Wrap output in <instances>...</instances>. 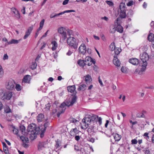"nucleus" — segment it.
<instances>
[{"label":"nucleus","instance_id":"1","mask_svg":"<svg viewBox=\"0 0 154 154\" xmlns=\"http://www.w3.org/2000/svg\"><path fill=\"white\" fill-rule=\"evenodd\" d=\"M140 58L141 62L140 63V66L142 67L140 69L137 68L135 71V73H138V74L141 75L143 72L145 71L146 67L147 65V61L149 60V56L148 54L144 52L140 56Z\"/></svg>","mask_w":154,"mask_h":154},{"label":"nucleus","instance_id":"2","mask_svg":"<svg viewBox=\"0 0 154 154\" xmlns=\"http://www.w3.org/2000/svg\"><path fill=\"white\" fill-rule=\"evenodd\" d=\"M27 130L28 136L32 140L35 138L36 135L40 131L41 129L39 127H37L35 124L32 123L28 126Z\"/></svg>","mask_w":154,"mask_h":154},{"label":"nucleus","instance_id":"3","mask_svg":"<svg viewBox=\"0 0 154 154\" xmlns=\"http://www.w3.org/2000/svg\"><path fill=\"white\" fill-rule=\"evenodd\" d=\"M66 42L67 44L72 48L76 49L78 47V43L74 37L69 36L67 38Z\"/></svg>","mask_w":154,"mask_h":154},{"label":"nucleus","instance_id":"4","mask_svg":"<svg viewBox=\"0 0 154 154\" xmlns=\"http://www.w3.org/2000/svg\"><path fill=\"white\" fill-rule=\"evenodd\" d=\"M92 123L90 118L89 115L85 117L82 120V122L81 123V128L83 129H85L87 128L88 125Z\"/></svg>","mask_w":154,"mask_h":154},{"label":"nucleus","instance_id":"5","mask_svg":"<svg viewBox=\"0 0 154 154\" xmlns=\"http://www.w3.org/2000/svg\"><path fill=\"white\" fill-rule=\"evenodd\" d=\"M71 105H72L70 101H66L62 103L60 106V108L61 109L62 111L57 113V116L59 117L60 114L64 112L66 109V106L69 107Z\"/></svg>","mask_w":154,"mask_h":154},{"label":"nucleus","instance_id":"6","mask_svg":"<svg viewBox=\"0 0 154 154\" xmlns=\"http://www.w3.org/2000/svg\"><path fill=\"white\" fill-rule=\"evenodd\" d=\"M57 32L63 40H65L67 38V33L64 28L62 27H59L57 29Z\"/></svg>","mask_w":154,"mask_h":154},{"label":"nucleus","instance_id":"7","mask_svg":"<svg viewBox=\"0 0 154 154\" xmlns=\"http://www.w3.org/2000/svg\"><path fill=\"white\" fill-rule=\"evenodd\" d=\"M85 61L86 64L88 66H91L92 63H93L94 65L93 67L94 70L95 71L96 70V66L95 65L96 63V60L95 59H93L91 57L87 56L85 58Z\"/></svg>","mask_w":154,"mask_h":154},{"label":"nucleus","instance_id":"8","mask_svg":"<svg viewBox=\"0 0 154 154\" xmlns=\"http://www.w3.org/2000/svg\"><path fill=\"white\" fill-rule=\"evenodd\" d=\"M15 82L14 81L11 79L8 81L6 84V87L7 89L12 90L14 88Z\"/></svg>","mask_w":154,"mask_h":154},{"label":"nucleus","instance_id":"9","mask_svg":"<svg viewBox=\"0 0 154 154\" xmlns=\"http://www.w3.org/2000/svg\"><path fill=\"white\" fill-rule=\"evenodd\" d=\"M119 18H118L116 20L115 22V27L116 26V29L117 31L120 33H122L123 31V29L122 27L119 23Z\"/></svg>","mask_w":154,"mask_h":154},{"label":"nucleus","instance_id":"10","mask_svg":"<svg viewBox=\"0 0 154 154\" xmlns=\"http://www.w3.org/2000/svg\"><path fill=\"white\" fill-rule=\"evenodd\" d=\"M12 96V92L10 91H6L4 93L2 99L4 100H9Z\"/></svg>","mask_w":154,"mask_h":154},{"label":"nucleus","instance_id":"11","mask_svg":"<svg viewBox=\"0 0 154 154\" xmlns=\"http://www.w3.org/2000/svg\"><path fill=\"white\" fill-rule=\"evenodd\" d=\"M79 51L80 53L85 54L86 52L87 49L85 44L82 43L79 48Z\"/></svg>","mask_w":154,"mask_h":154},{"label":"nucleus","instance_id":"12","mask_svg":"<svg viewBox=\"0 0 154 154\" xmlns=\"http://www.w3.org/2000/svg\"><path fill=\"white\" fill-rule=\"evenodd\" d=\"M128 62L133 65H139L140 66V63L141 61H140L138 59L136 58H132L129 60Z\"/></svg>","mask_w":154,"mask_h":154},{"label":"nucleus","instance_id":"13","mask_svg":"<svg viewBox=\"0 0 154 154\" xmlns=\"http://www.w3.org/2000/svg\"><path fill=\"white\" fill-rule=\"evenodd\" d=\"M47 119L44 117L43 114L42 113L39 114L37 116V120L38 122H45L47 120Z\"/></svg>","mask_w":154,"mask_h":154},{"label":"nucleus","instance_id":"14","mask_svg":"<svg viewBox=\"0 0 154 154\" xmlns=\"http://www.w3.org/2000/svg\"><path fill=\"white\" fill-rule=\"evenodd\" d=\"M11 11L15 14V16L17 18H20V15L19 11L15 8H12L11 9Z\"/></svg>","mask_w":154,"mask_h":154},{"label":"nucleus","instance_id":"15","mask_svg":"<svg viewBox=\"0 0 154 154\" xmlns=\"http://www.w3.org/2000/svg\"><path fill=\"white\" fill-rule=\"evenodd\" d=\"M31 79V76L29 75H25L22 80V83H29Z\"/></svg>","mask_w":154,"mask_h":154},{"label":"nucleus","instance_id":"16","mask_svg":"<svg viewBox=\"0 0 154 154\" xmlns=\"http://www.w3.org/2000/svg\"><path fill=\"white\" fill-rule=\"evenodd\" d=\"M146 114V111L145 110H143L141 112H139L137 114L136 117L138 118H145V115Z\"/></svg>","mask_w":154,"mask_h":154},{"label":"nucleus","instance_id":"17","mask_svg":"<svg viewBox=\"0 0 154 154\" xmlns=\"http://www.w3.org/2000/svg\"><path fill=\"white\" fill-rule=\"evenodd\" d=\"M114 64L118 66L119 67L120 65V62L117 56L115 55L114 56V58L112 60Z\"/></svg>","mask_w":154,"mask_h":154},{"label":"nucleus","instance_id":"18","mask_svg":"<svg viewBox=\"0 0 154 154\" xmlns=\"http://www.w3.org/2000/svg\"><path fill=\"white\" fill-rule=\"evenodd\" d=\"M79 133V131L77 128H72L70 131V135L74 137L77 134Z\"/></svg>","mask_w":154,"mask_h":154},{"label":"nucleus","instance_id":"19","mask_svg":"<svg viewBox=\"0 0 154 154\" xmlns=\"http://www.w3.org/2000/svg\"><path fill=\"white\" fill-rule=\"evenodd\" d=\"M67 90L69 92L75 94L76 93L75 85L69 86L67 87Z\"/></svg>","mask_w":154,"mask_h":154},{"label":"nucleus","instance_id":"20","mask_svg":"<svg viewBox=\"0 0 154 154\" xmlns=\"http://www.w3.org/2000/svg\"><path fill=\"white\" fill-rule=\"evenodd\" d=\"M27 136H25L23 135H20V136H19L20 139L23 143H28L29 142V139L28 137H26Z\"/></svg>","mask_w":154,"mask_h":154},{"label":"nucleus","instance_id":"21","mask_svg":"<svg viewBox=\"0 0 154 154\" xmlns=\"http://www.w3.org/2000/svg\"><path fill=\"white\" fill-rule=\"evenodd\" d=\"M20 131L22 135L25 136L28 135V133L25 131V127L23 125H21L20 127Z\"/></svg>","mask_w":154,"mask_h":154},{"label":"nucleus","instance_id":"22","mask_svg":"<svg viewBox=\"0 0 154 154\" xmlns=\"http://www.w3.org/2000/svg\"><path fill=\"white\" fill-rule=\"evenodd\" d=\"M61 148V145L60 142L58 141L56 142V143L55 146V149L57 151L60 150Z\"/></svg>","mask_w":154,"mask_h":154},{"label":"nucleus","instance_id":"23","mask_svg":"<svg viewBox=\"0 0 154 154\" xmlns=\"http://www.w3.org/2000/svg\"><path fill=\"white\" fill-rule=\"evenodd\" d=\"M125 10H121L120 11L119 16L122 18H125L126 16Z\"/></svg>","mask_w":154,"mask_h":154},{"label":"nucleus","instance_id":"24","mask_svg":"<svg viewBox=\"0 0 154 154\" xmlns=\"http://www.w3.org/2000/svg\"><path fill=\"white\" fill-rule=\"evenodd\" d=\"M52 45V49L54 51L56 50L58 47V45L57 42L55 41H53L51 42Z\"/></svg>","mask_w":154,"mask_h":154},{"label":"nucleus","instance_id":"25","mask_svg":"<svg viewBox=\"0 0 154 154\" xmlns=\"http://www.w3.org/2000/svg\"><path fill=\"white\" fill-rule=\"evenodd\" d=\"M114 139L115 141H119L121 139L122 136L118 133H116L114 136H113Z\"/></svg>","mask_w":154,"mask_h":154},{"label":"nucleus","instance_id":"26","mask_svg":"<svg viewBox=\"0 0 154 154\" xmlns=\"http://www.w3.org/2000/svg\"><path fill=\"white\" fill-rule=\"evenodd\" d=\"M20 41V40H18L15 39H12L11 41L8 42V44L11 45L13 44H17Z\"/></svg>","mask_w":154,"mask_h":154},{"label":"nucleus","instance_id":"27","mask_svg":"<svg viewBox=\"0 0 154 154\" xmlns=\"http://www.w3.org/2000/svg\"><path fill=\"white\" fill-rule=\"evenodd\" d=\"M154 34L152 33H150L148 37V39L149 42H153L154 40Z\"/></svg>","mask_w":154,"mask_h":154},{"label":"nucleus","instance_id":"28","mask_svg":"<svg viewBox=\"0 0 154 154\" xmlns=\"http://www.w3.org/2000/svg\"><path fill=\"white\" fill-rule=\"evenodd\" d=\"M91 122H96V116L95 115L91 114L89 115Z\"/></svg>","mask_w":154,"mask_h":154},{"label":"nucleus","instance_id":"29","mask_svg":"<svg viewBox=\"0 0 154 154\" xmlns=\"http://www.w3.org/2000/svg\"><path fill=\"white\" fill-rule=\"evenodd\" d=\"M33 29V26H29L25 32V34L29 35Z\"/></svg>","mask_w":154,"mask_h":154},{"label":"nucleus","instance_id":"30","mask_svg":"<svg viewBox=\"0 0 154 154\" xmlns=\"http://www.w3.org/2000/svg\"><path fill=\"white\" fill-rule=\"evenodd\" d=\"M46 143L44 142H40L38 145V149H41L43 147H45L46 145Z\"/></svg>","mask_w":154,"mask_h":154},{"label":"nucleus","instance_id":"31","mask_svg":"<svg viewBox=\"0 0 154 154\" xmlns=\"http://www.w3.org/2000/svg\"><path fill=\"white\" fill-rule=\"evenodd\" d=\"M86 86L85 85L82 84L79 86V88L78 90L79 91H83L85 90L86 88Z\"/></svg>","mask_w":154,"mask_h":154},{"label":"nucleus","instance_id":"32","mask_svg":"<svg viewBox=\"0 0 154 154\" xmlns=\"http://www.w3.org/2000/svg\"><path fill=\"white\" fill-rule=\"evenodd\" d=\"M12 131L13 133L15 134H17V136L19 137L20 135L18 133V131L17 129L16 128L14 127H12Z\"/></svg>","mask_w":154,"mask_h":154},{"label":"nucleus","instance_id":"33","mask_svg":"<svg viewBox=\"0 0 154 154\" xmlns=\"http://www.w3.org/2000/svg\"><path fill=\"white\" fill-rule=\"evenodd\" d=\"M91 80V77L88 75H87L85 77V81L86 83L88 84L90 82Z\"/></svg>","mask_w":154,"mask_h":154},{"label":"nucleus","instance_id":"34","mask_svg":"<svg viewBox=\"0 0 154 154\" xmlns=\"http://www.w3.org/2000/svg\"><path fill=\"white\" fill-rule=\"evenodd\" d=\"M78 63L80 66H84L85 65H86L85 61L79 60L78 61Z\"/></svg>","mask_w":154,"mask_h":154},{"label":"nucleus","instance_id":"35","mask_svg":"<svg viewBox=\"0 0 154 154\" xmlns=\"http://www.w3.org/2000/svg\"><path fill=\"white\" fill-rule=\"evenodd\" d=\"M114 50L115 53V55L117 56V55L119 54L120 53L121 51V49H119V48H115Z\"/></svg>","mask_w":154,"mask_h":154},{"label":"nucleus","instance_id":"36","mask_svg":"<svg viewBox=\"0 0 154 154\" xmlns=\"http://www.w3.org/2000/svg\"><path fill=\"white\" fill-rule=\"evenodd\" d=\"M109 47V50L111 51H114L116 48L115 43L114 42H112L110 45Z\"/></svg>","mask_w":154,"mask_h":154},{"label":"nucleus","instance_id":"37","mask_svg":"<svg viewBox=\"0 0 154 154\" xmlns=\"http://www.w3.org/2000/svg\"><path fill=\"white\" fill-rule=\"evenodd\" d=\"M125 8L126 7L125 3L123 2H121L120 3L119 8L120 9V10H125Z\"/></svg>","mask_w":154,"mask_h":154},{"label":"nucleus","instance_id":"38","mask_svg":"<svg viewBox=\"0 0 154 154\" xmlns=\"http://www.w3.org/2000/svg\"><path fill=\"white\" fill-rule=\"evenodd\" d=\"M67 33V35L69 36H71V35H73V32L72 30L68 29L66 30Z\"/></svg>","mask_w":154,"mask_h":154},{"label":"nucleus","instance_id":"39","mask_svg":"<svg viewBox=\"0 0 154 154\" xmlns=\"http://www.w3.org/2000/svg\"><path fill=\"white\" fill-rule=\"evenodd\" d=\"M22 87L19 84H17L16 85L15 88L18 91H20L22 89Z\"/></svg>","mask_w":154,"mask_h":154},{"label":"nucleus","instance_id":"40","mask_svg":"<svg viewBox=\"0 0 154 154\" xmlns=\"http://www.w3.org/2000/svg\"><path fill=\"white\" fill-rule=\"evenodd\" d=\"M133 11L131 9H129L128 12L127 14V17H131L133 15Z\"/></svg>","mask_w":154,"mask_h":154},{"label":"nucleus","instance_id":"41","mask_svg":"<svg viewBox=\"0 0 154 154\" xmlns=\"http://www.w3.org/2000/svg\"><path fill=\"white\" fill-rule=\"evenodd\" d=\"M97 122H98L99 124L100 125L102 124V119L100 117H99L97 115Z\"/></svg>","mask_w":154,"mask_h":154},{"label":"nucleus","instance_id":"42","mask_svg":"<svg viewBox=\"0 0 154 154\" xmlns=\"http://www.w3.org/2000/svg\"><path fill=\"white\" fill-rule=\"evenodd\" d=\"M37 64L33 62L31 65V68L32 69H34L36 68Z\"/></svg>","mask_w":154,"mask_h":154},{"label":"nucleus","instance_id":"43","mask_svg":"<svg viewBox=\"0 0 154 154\" xmlns=\"http://www.w3.org/2000/svg\"><path fill=\"white\" fill-rule=\"evenodd\" d=\"M4 72L2 66L0 65V77H2L3 75Z\"/></svg>","mask_w":154,"mask_h":154},{"label":"nucleus","instance_id":"44","mask_svg":"<svg viewBox=\"0 0 154 154\" xmlns=\"http://www.w3.org/2000/svg\"><path fill=\"white\" fill-rule=\"evenodd\" d=\"M40 90L43 92H45L47 90V88L45 86H42L41 87Z\"/></svg>","mask_w":154,"mask_h":154},{"label":"nucleus","instance_id":"45","mask_svg":"<svg viewBox=\"0 0 154 154\" xmlns=\"http://www.w3.org/2000/svg\"><path fill=\"white\" fill-rule=\"evenodd\" d=\"M145 154H151L150 151L148 148L145 149L143 150Z\"/></svg>","mask_w":154,"mask_h":154},{"label":"nucleus","instance_id":"46","mask_svg":"<svg viewBox=\"0 0 154 154\" xmlns=\"http://www.w3.org/2000/svg\"><path fill=\"white\" fill-rule=\"evenodd\" d=\"M5 111L6 113H9L11 112V109L9 107H6L5 109Z\"/></svg>","mask_w":154,"mask_h":154},{"label":"nucleus","instance_id":"47","mask_svg":"<svg viewBox=\"0 0 154 154\" xmlns=\"http://www.w3.org/2000/svg\"><path fill=\"white\" fill-rule=\"evenodd\" d=\"M75 11L74 10H66L65 11H64L62 12L63 14H64L65 13H70L71 12H75Z\"/></svg>","mask_w":154,"mask_h":154},{"label":"nucleus","instance_id":"48","mask_svg":"<svg viewBox=\"0 0 154 154\" xmlns=\"http://www.w3.org/2000/svg\"><path fill=\"white\" fill-rule=\"evenodd\" d=\"M45 131V128H42L41 129V133L40 134V137L41 138L44 136V133Z\"/></svg>","mask_w":154,"mask_h":154},{"label":"nucleus","instance_id":"49","mask_svg":"<svg viewBox=\"0 0 154 154\" xmlns=\"http://www.w3.org/2000/svg\"><path fill=\"white\" fill-rule=\"evenodd\" d=\"M76 97L75 96L73 97L72 98V100L71 101V103H72V104L73 105L74 103L75 102L76 100Z\"/></svg>","mask_w":154,"mask_h":154},{"label":"nucleus","instance_id":"50","mask_svg":"<svg viewBox=\"0 0 154 154\" xmlns=\"http://www.w3.org/2000/svg\"><path fill=\"white\" fill-rule=\"evenodd\" d=\"M149 134L148 133L146 132L143 135V136H145L146 137L145 138L146 140H148L149 138V137L148 136Z\"/></svg>","mask_w":154,"mask_h":154},{"label":"nucleus","instance_id":"51","mask_svg":"<svg viewBox=\"0 0 154 154\" xmlns=\"http://www.w3.org/2000/svg\"><path fill=\"white\" fill-rule=\"evenodd\" d=\"M131 144H136L137 143V141L136 139H133L131 141Z\"/></svg>","mask_w":154,"mask_h":154},{"label":"nucleus","instance_id":"52","mask_svg":"<svg viewBox=\"0 0 154 154\" xmlns=\"http://www.w3.org/2000/svg\"><path fill=\"white\" fill-rule=\"evenodd\" d=\"M106 3L109 5L110 6H112L113 5V3L110 1H106Z\"/></svg>","mask_w":154,"mask_h":154},{"label":"nucleus","instance_id":"53","mask_svg":"<svg viewBox=\"0 0 154 154\" xmlns=\"http://www.w3.org/2000/svg\"><path fill=\"white\" fill-rule=\"evenodd\" d=\"M3 150L5 153H8V150L7 147L3 148Z\"/></svg>","mask_w":154,"mask_h":154},{"label":"nucleus","instance_id":"54","mask_svg":"<svg viewBox=\"0 0 154 154\" xmlns=\"http://www.w3.org/2000/svg\"><path fill=\"white\" fill-rule=\"evenodd\" d=\"M44 22L45 20L44 19L42 20L40 22L39 26L43 27L44 24Z\"/></svg>","mask_w":154,"mask_h":154},{"label":"nucleus","instance_id":"55","mask_svg":"<svg viewBox=\"0 0 154 154\" xmlns=\"http://www.w3.org/2000/svg\"><path fill=\"white\" fill-rule=\"evenodd\" d=\"M45 106V109H46L47 110H48L50 109V107L51 106V104L50 103H48L47 104H46Z\"/></svg>","mask_w":154,"mask_h":154},{"label":"nucleus","instance_id":"56","mask_svg":"<svg viewBox=\"0 0 154 154\" xmlns=\"http://www.w3.org/2000/svg\"><path fill=\"white\" fill-rule=\"evenodd\" d=\"M98 81H99V83H100L101 86H103V82L100 79V76L98 77Z\"/></svg>","mask_w":154,"mask_h":154},{"label":"nucleus","instance_id":"57","mask_svg":"<svg viewBox=\"0 0 154 154\" xmlns=\"http://www.w3.org/2000/svg\"><path fill=\"white\" fill-rule=\"evenodd\" d=\"M121 70L122 72H125L126 71V69L124 66H122L121 68Z\"/></svg>","mask_w":154,"mask_h":154},{"label":"nucleus","instance_id":"58","mask_svg":"<svg viewBox=\"0 0 154 154\" xmlns=\"http://www.w3.org/2000/svg\"><path fill=\"white\" fill-rule=\"evenodd\" d=\"M8 56L7 55V54H4L3 57V59L4 60H7L8 59Z\"/></svg>","mask_w":154,"mask_h":154},{"label":"nucleus","instance_id":"59","mask_svg":"<svg viewBox=\"0 0 154 154\" xmlns=\"http://www.w3.org/2000/svg\"><path fill=\"white\" fill-rule=\"evenodd\" d=\"M73 51L70 50H69L68 52L66 53V55L68 56H70L72 53Z\"/></svg>","mask_w":154,"mask_h":154},{"label":"nucleus","instance_id":"60","mask_svg":"<svg viewBox=\"0 0 154 154\" xmlns=\"http://www.w3.org/2000/svg\"><path fill=\"white\" fill-rule=\"evenodd\" d=\"M133 2L130 1L127 4V5L128 6H130L132 5L133 4Z\"/></svg>","mask_w":154,"mask_h":154},{"label":"nucleus","instance_id":"61","mask_svg":"<svg viewBox=\"0 0 154 154\" xmlns=\"http://www.w3.org/2000/svg\"><path fill=\"white\" fill-rule=\"evenodd\" d=\"M101 19L102 20H104L106 21H108L109 20L108 18L106 16H105L103 17H102L101 18Z\"/></svg>","mask_w":154,"mask_h":154},{"label":"nucleus","instance_id":"62","mask_svg":"<svg viewBox=\"0 0 154 154\" xmlns=\"http://www.w3.org/2000/svg\"><path fill=\"white\" fill-rule=\"evenodd\" d=\"M75 139L77 141L79 140L80 139V137L79 136L76 135L75 136Z\"/></svg>","mask_w":154,"mask_h":154},{"label":"nucleus","instance_id":"63","mask_svg":"<svg viewBox=\"0 0 154 154\" xmlns=\"http://www.w3.org/2000/svg\"><path fill=\"white\" fill-rule=\"evenodd\" d=\"M69 1V0H65L63 3V5H65L67 4Z\"/></svg>","mask_w":154,"mask_h":154},{"label":"nucleus","instance_id":"64","mask_svg":"<svg viewBox=\"0 0 154 154\" xmlns=\"http://www.w3.org/2000/svg\"><path fill=\"white\" fill-rule=\"evenodd\" d=\"M88 54H90L91 53V50L90 49L88 48L87 50V51Z\"/></svg>","mask_w":154,"mask_h":154}]
</instances>
